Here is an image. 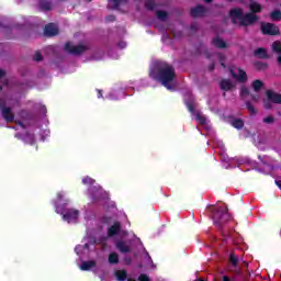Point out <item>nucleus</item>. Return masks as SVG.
Wrapping results in <instances>:
<instances>
[{
	"label": "nucleus",
	"mask_w": 281,
	"mask_h": 281,
	"mask_svg": "<svg viewBox=\"0 0 281 281\" xmlns=\"http://www.w3.org/2000/svg\"><path fill=\"white\" fill-rule=\"evenodd\" d=\"M157 16L160 21H166L168 19V12L166 11H157Z\"/></svg>",
	"instance_id": "nucleus-33"
},
{
	"label": "nucleus",
	"mask_w": 281,
	"mask_h": 281,
	"mask_svg": "<svg viewBox=\"0 0 281 281\" xmlns=\"http://www.w3.org/2000/svg\"><path fill=\"white\" fill-rule=\"evenodd\" d=\"M228 262H231L232 267H234L236 269V267H238V259L236 257V255H234V252H232L228 257Z\"/></svg>",
	"instance_id": "nucleus-28"
},
{
	"label": "nucleus",
	"mask_w": 281,
	"mask_h": 281,
	"mask_svg": "<svg viewBox=\"0 0 281 281\" xmlns=\"http://www.w3.org/2000/svg\"><path fill=\"white\" fill-rule=\"evenodd\" d=\"M19 126H21L22 128H25V124H23V122H18Z\"/></svg>",
	"instance_id": "nucleus-54"
},
{
	"label": "nucleus",
	"mask_w": 281,
	"mask_h": 281,
	"mask_svg": "<svg viewBox=\"0 0 281 281\" xmlns=\"http://www.w3.org/2000/svg\"><path fill=\"white\" fill-rule=\"evenodd\" d=\"M124 260L127 265H131V262H133V259H131V257H126Z\"/></svg>",
	"instance_id": "nucleus-48"
},
{
	"label": "nucleus",
	"mask_w": 281,
	"mask_h": 281,
	"mask_svg": "<svg viewBox=\"0 0 281 281\" xmlns=\"http://www.w3.org/2000/svg\"><path fill=\"white\" fill-rule=\"evenodd\" d=\"M271 21H281V11L280 10H273L270 13Z\"/></svg>",
	"instance_id": "nucleus-26"
},
{
	"label": "nucleus",
	"mask_w": 281,
	"mask_h": 281,
	"mask_svg": "<svg viewBox=\"0 0 281 281\" xmlns=\"http://www.w3.org/2000/svg\"><path fill=\"white\" fill-rule=\"evenodd\" d=\"M127 281H135V280H133V279H127Z\"/></svg>",
	"instance_id": "nucleus-60"
},
{
	"label": "nucleus",
	"mask_w": 281,
	"mask_h": 281,
	"mask_svg": "<svg viewBox=\"0 0 281 281\" xmlns=\"http://www.w3.org/2000/svg\"><path fill=\"white\" fill-rule=\"evenodd\" d=\"M250 98H251L252 102H258V100H259V97L256 94H250Z\"/></svg>",
	"instance_id": "nucleus-44"
},
{
	"label": "nucleus",
	"mask_w": 281,
	"mask_h": 281,
	"mask_svg": "<svg viewBox=\"0 0 281 281\" xmlns=\"http://www.w3.org/2000/svg\"><path fill=\"white\" fill-rule=\"evenodd\" d=\"M45 36H58V27L54 23H49L44 27Z\"/></svg>",
	"instance_id": "nucleus-10"
},
{
	"label": "nucleus",
	"mask_w": 281,
	"mask_h": 281,
	"mask_svg": "<svg viewBox=\"0 0 281 281\" xmlns=\"http://www.w3.org/2000/svg\"><path fill=\"white\" fill-rule=\"evenodd\" d=\"M110 220H111V217L103 216L102 217V223H109Z\"/></svg>",
	"instance_id": "nucleus-50"
},
{
	"label": "nucleus",
	"mask_w": 281,
	"mask_h": 281,
	"mask_svg": "<svg viewBox=\"0 0 281 281\" xmlns=\"http://www.w3.org/2000/svg\"><path fill=\"white\" fill-rule=\"evenodd\" d=\"M207 13V8L203 7V4H198L196 7L190 10V14L192 19H199L205 16Z\"/></svg>",
	"instance_id": "nucleus-7"
},
{
	"label": "nucleus",
	"mask_w": 281,
	"mask_h": 281,
	"mask_svg": "<svg viewBox=\"0 0 281 281\" xmlns=\"http://www.w3.org/2000/svg\"><path fill=\"white\" fill-rule=\"evenodd\" d=\"M115 277L117 281H126V279L128 278V273L126 272V270H117L115 272Z\"/></svg>",
	"instance_id": "nucleus-22"
},
{
	"label": "nucleus",
	"mask_w": 281,
	"mask_h": 281,
	"mask_svg": "<svg viewBox=\"0 0 281 281\" xmlns=\"http://www.w3.org/2000/svg\"><path fill=\"white\" fill-rule=\"evenodd\" d=\"M254 55L257 58H261V59L269 58V55L267 54V48H262V47L255 49Z\"/></svg>",
	"instance_id": "nucleus-18"
},
{
	"label": "nucleus",
	"mask_w": 281,
	"mask_h": 281,
	"mask_svg": "<svg viewBox=\"0 0 281 281\" xmlns=\"http://www.w3.org/2000/svg\"><path fill=\"white\" fill-rule=\"evenodd\" d=\"M2 113V117L3 120L10 124L12 122H14V112H12V108L8 106V108H3L1 110Z\"/></svg>",
	"instance_id": "nucleus-8"
},
{
	"label": "nucleus",
	"mask_w": 281,
	"mask_h": 281,
	"mask_svg": "<svg viewBox=\"0 0 281 281\" xmlns=\"http://www.w3.org/2000/svg\"><path fill=\"white\" fill-rule=\"evenodd\" d=\"M116 249L121 252V254H131L132 249L128 246V244H126V241L124 240H119L116 241Z\"/></svg>",
	"instance_id": "nucleus-12"
},
{
	"label": "nucleus",
	"mask_w": 281,
	"mask_h": 281,
	"mask_svg": "<svg viewBox=\"0 0 281 281\" xmlns=\"http://www.w3.org/2000/svg\"><path fill=\"white\" fill-rule=\"evenodd\" d=\"M212 45H214V47H217V49H227V43L221 37L213 38Z\"/></svg>",
	"instance_id": "nucleus-15"
},
{
	"label": "nucleus",
	"mask_w": 281,
	"mask_h": 281,
	"mask_svg": "<svg viewBox=\"0 0 281 281\" xmlns=\"http://www.w3.org/2000/svg\"><path fill=\"white\" fill-rule=\"evenodd\" d=\"M263 106L267 110L273 109V102L267 98V100L263 101Z\"/></svg>",
	"instance_id": "nucleus-36"
},
{
	"label": "nucleus",
	"mask_w": 281,
	"mask_h": 281,
	"mask_svg": "<svg viewBox=\"0 0 281 281\" xmlns=\"http://www.w3.org/2000/svg\"><path fill=\"white\" fill-rule=\"evenodd\" d=\"M33 60H34L35 63H41V60H43V54L37 50V52L34 54V56H33Z\"/></svg>",
	"instance_id": "nucleus-35"
},
{
	"label": "nucleus",
	"mask_w": 281,
	"mask_h": 281,
	"mask_svg": "<svg viewBox=\"0 0 281 281\" xmlns=\"http://www.w3.org/2000/svg\"><path fill=\"white\" fill-rule=\"evenodd\" d=\"M251 87L255 93H260V90L262 89V87H265V82H262V80L260 79H256L252 81Z\"/></svg>",
	"instance_id": "nucleus-20"
},
{
	"label": "nucleus",
	"mask_w": 281,
	"mask_h": 281,
	"mask_svg": "<svg viewBox=\"0 0 281 281\" xmlns=\"http://www.w3.org/2000/svg\"><path fill=\"white\" fill-rule=\"evenodd\" d=\"M102 95V91L98 92V98H100Z\"/></svg>",
	"instance_id": "nucleus-56"
},
{
	"label": "nucleus",
	"mask_w": 281,
	"mask_h": 281,
	"mask_svg": "<svg viewBox=\"0 0 281 281\" xmlns=\"http://www.w3.org/2000/svg\"><path fill=\"white\" fill-rule=\"evenodd\" d=\"M205 3H212L213 0H204Z\"/></svg>",
	"instance_id": "nucleus-55"
},
{
	"label": "nucleus",
	"mask_w": 281,
	"mask_h": 281,
	"mask_svg": "<svg viewBox=\"0 0 281 281\" xmlns=\"http://www.w3.org/2000/svg\"><path fill=\"white\" fill-rule=\"evenodd\" d=\"M40 9L44 12H48L49 10H52V2L47 0L40 1Z\"/></svg>",
	"instance_id": "nucleus-24"
},
{
	"label": "nucleus",
	"mask_w": 281,
	"mask_h": 281,
	"mask_svg": "<svg viewBox=\"0 0 281 281\" xmlns=\"http://www.w3.org/2000/svg\"><path fill=\"white\" fill-rule=\"evenodd\" d=\"M220 89L222 91H232V89H234V83L229 79H222L220 82Z\"/></svg>",
	"instance_id": "nucleus-13"
},
{
	"label": "nucleus",
	"mask_w": 281,
	"mask_h": 281,
	"mask_svg": "<svg viewBox=\"0 0 281 281\" xmlns=\"http://www.w3.org/2000/svg\"><path fill=\"white\" fill-rule=\"evenodd\" d=\"M249 88H247V87H245V86H243L241 88H240V97L241 98H247V95H249Z\"/></svg>",
	"instance_id": "nucleus-34"
},
{
	"label": "nucleus",
	"mask_w": 281,
	"mask_h": 281,
	"mask_svg": "<svg viewBox=\"0 0 281 281\" xmlns=\"http://www.w3.org/2000/svg\"><path fill=\"white\" fill-rule=\"evenodd\" d=\"M23 142L25 144H30L31 146H34V144H36V137L34 136V134L26 132L23 136Z\"/></svg>",
	"instance_id": "nucleus-16"
},
{
	"label": "nucleus",
	"mask_w": 281,
	"mask_h": 281,
	"mask_svg": "<svg viewBox=\"0 0 281 281\" xmlns=\"http://www.w3.org/2000/svg\"><path fill=\"white\" fill-rule=\"evenodd\" d=\"M266 95L268 100H271L273 104H281V94L273 91V90H267Z\"/></svg>",
	"instance_id": "nucleus-9"
},
{
	"label": "nucleus",
	"mask_w": 281,
	"mask_h": 281,
	"mask_svg": "<svg viewBox=\"0 0 281 281\" xmlns=\"http://www.w3.org/2000/svg\"><path fill=\"white\" fill-rule=\"evenodd\" d=\"M122 229V224L120 222H115L109 229H108V236L113 237L117 236Z\"/></svg>",
	"instance_id": "nucleus-11"
},
{
	"label": "nucleus",
	"mask_w": 281,
	"mask_h": 281,
	"mask_svg": "<svg viewBox=\"0 0 281 281\" xmlns=\"http://www.w3.org/2000/svg\"><path fill=\"white\" fill-rule=\"evenodd\" d=\"M63 198H64V195H63V193H57V201H63Z\"/></svg>",
	"instance_id": "nucleus-49"
},
{
	"label": "nucleus",
	"mask_w": 281,
	"mask_h": 281,
	"mask_svg": "<svg viewBox=\"0 0 281 281\" xmlns=\"http://www.w3.org/2000/svg\"><path fill=\"white\" fill-rule=\"evenodd\" d=\"M95 261L94 260H89V261H83L80 266L81 271H91L93 267H95Z\"/></svg>",
	"instance_id": "nucleus-19"
},
{
	"label": "nucleus",
	"mask_w": 281,
	"mask_h": 281,
	"mask_svg": "<svg viewBox=\"0 0 281 281\" xmlns=\"http://www.w3.org/2000/svg\"><path fill=\"white\" fill-rule=\"evenodd\" d=\"M272 50L276 52L277 54H281V42L276 41L272 43Z\"/></svg>",
	"instance_id": "nucleus-31"
},
{
	"label": "nucleus",
	"mask_w": 281,
	"mask_h": 281,
	"mask_svg": "<svg viewBox=\"0 0 281 281\" xmlns=\"http://www.w3.org/2000/svg\"><path fill=\"white\" fill-rule=\"evenodd\" d=\"M55 212L63 216V221L67 223H74V221H78V216H80V211L76 209H66L65 206H56Z\"/></svg>",
	"instance_id": "nucleus-4"
},
{
	"label": "nucleus",
	"mask_w": 281,
	"mask_h": 281,
	"mask_svg": "<svg viewBox=\"0 0 281 281\" xmlns=\"http://www.w3.org/2000/svg\"><path fill=\"white\" fill-rule=\"evenodd\" d=\"M109 262L110 265H117V262H120V256L117 255V252H111L109 255Z\"/></svg>",
	"instance_id": "nucleus-25"
},
{
	"label": "nucleus",
	"mask_w": 281,
	"mask_h": 281,
	"mask_svg": "<svg viewBox=\"0 0 281 281\" xmlns=\"http://www.w3.org/2000/svg\"><path fill=\"white\" fill-rule=\"evenodd\" d=\"M261 33L265 36H278L280 34V27L273 23H261Z\"/></svg>",
	"instance_id": "nucleus-5"
},
{
	"label": "nucleus",
	"mask_w": 281,
	"mask_h": 281,
	"mask_svg": "<svg viewBox=\"0 0 281 281\" xmlns=\"http://www.w3.org/2000/svg\"><path fill=\"white\" fill-rule=\"evenodd\" d=\"M246 109L249 111L250 115H256L258 110L250 103V101H246Z\"/></svg>",
	"instance_id": "nucleus-29"
},
{
	"label": "nucleus",
	"mask_w": 281,
	"mask_h": 281,
	"mask_svg": "<svg viewBox=\"0 0 281 281\" xmlns=\"http://www.w3.org/2000/svg\"><path fill=\"white\" fill-rule=\"evenodd\" d=\"M194 281H204L203 279H196V280H194Z\"/></svg>",
	"instance_id": "nucleus-59"
},
{
	"label": "nucleus",
	"mask_w": 281,
	"mask_h": 281,
	"mask_svg": "<svg viewBox=\"0 0 281 281\" xmlns=\"http://www.w3.org/2000/svg\"><path fill=\"white\" fill-rule=\"evenodd\" d=\"M196 120H198V122H200V124H205V122H206L205 116H203L201 114H196Z\"/></svg>",
	"instance_id": "nucleus-41"
},
{
	"label": "nucleus",
	"mask_w": 281,
	"mask_h": 281,
	"mask_svg": "<svg viewBox=\"0 0 281 281\" xmlns=\"http://www.w3.org/2000/svg\"><path fill=\"white\" fill-rule=\"evenodd\" d=\"M255 69H257V71H267V69H269V64L263 61H256Z\"/></svg>",
	"instance_id": "nucleus-23"
},
{
	"label": "nucleus",
	"mask_w": 281,
	"mask_h": 281,
	"mask_svg": "<svg viewBox=\"0 0 281 281\" xmlns=\"http://www.w3.org/2000/svg\"><path fill=\"white\" fill-rule=\"evenodd\" d=\"M262 122H263L265 124H273V122H276V117L269 115V116L265 117V119L262 120Z\"/></svg>",
	"instance_id": "nucleus-38"
},
{
	"label": "nucleus",
	"mask_w": 281,
	"mask_h": 281,
	"mask_svg": "<svg viewBox=\"0 0 281 281\" xmlns=\"http://www.w3.org/2000/svg\"><path fill=\"white\" fill-rule=\"evenodd\" d=\"M0 91H3V86H0Z\"/></svg>",
	"instance_id": "nucleus-58"
},
{
	"label": "nucleus",
	"mask_w": 281,
	"mask_h": 281,
	"mask_svg": "<svg viewBox=\"0 0 281 281\" xmlns=\"http://www.w3.org/2000/svg\"><path fill=\"white\" fill-rule=\"evenodd\" d=\"M212 220L214 225L217 226L218 229H221V227H223V225H225V223L229 221V212L227 207L225 206L214 207L212 210Z\"/></svg>",
	"instance_id": "nucleus-3"
},
{
	"label": "nucleus",
	"mask_w": 281,
	"mask_h": 281,
	"mask_svg": "<svg viewBox=\"0 0 281 281\" xmlns=\"http://www.w3.org/2000/svg\"><path fill=\"white\" fill-rule=\"evenodd\" d=\"M191 30H193L194 32H196V24H192V25H191Z\"/></svg>",
	"instance_id": "nucleus-53"
},
{
	"label": "nucleus",
	"mask_w": 281,
	"mask_h": 281,
	"mask_svg": "<svg viewBox=\"0 0 281 281\" xmlns=\"http://www.w3.org/2000/svg\"><path fill=\"white\" fill-rule=\"evenodd\" d=\"M215 67H216V65L214 63H211L209 65V71H214Z\"/></svg>",
	"instance_id": "nucleus-43"
},
{
	"label": "nucleus",
	"mask_w": 281,
	"mask_h": 281,
	"mask_svg": "<svg viewBox=\"0 0 281 281\" xmlns=\"http://www.w3.org/2000/svg\"><path fill=\"white\" fill-rule=\"evenodd\" d=\"M5 76V70L0 69V78H3Z\"/></svg>",
	"instance_id": "nucleus-52"
},
{
	"label": "nucleus",
	"mask_w": 281,
	"mask_h": 281,
	"mask_svg": "<svg viewBox=\"0 0 281 281\" xmlns=\"http://www.w3.org/2000/svg\"><path fill=\"white\" fill-rule=\"evenodd\" d=\"M112 1V10H117L122 3H126L127 0H109Z\"/></svg>",
	"instance_id": "nucleus-30"
},
{
	"label": "nucleus",
	"mask_w": 281,
	"mask_h": 281,
	"mask_svg": "<svg viewBox=\"0 0 281 281\" xmlns=\"http://www.w3.org/2000/svg\"><path fill=\"white\" fill-rule=\"evenodd\" d=\"M274 183H276V186L279 187V190H281V180H276Z\"/></svg>",
	"instance_id": "nucleus-51"
},
{
	"label": "nucleus",
	"mask_w": 281,
	"mask_h": 281,
	"mask_svg": "<svg viewBox=\"0 0 281 281\" xmlns=\"http://www.w3.org/2000/svg\"><path fill=\"white\" fill-rule=\"evenodd\" d=\"M250 14H260L262 12V4L258 2H250L249 4Z\"/></svg>",
	"instance_id": "nucleus-14"
},
{
	"label": "nucleus",
	"mask_w": 281,
	"mask_h": 281,
	"mask_svg": "<svg viewBox=\"0 0 281 281\" xmlns=\"http://www.w3.org/2000/svg\"><path fill=\"white\" fill-rule=\"evenodd\" d=\"M90 199H91L92 203H98V196L91 194Z\"/></svg>",
	"instance_id": "nucleus-46"
},
{
	"label": "nucleus",
	"mask_w": 281,
	"mask_h": 281,
	"mask_svg": "<svg viewBox=\"0 0 281 281\" xmlns=\"http://www.w3.org/2000/svg\"><path fill=\"white\" fill-rule=\"evenodd\" d=\"M228 1V3H234V1H236V0H227Z\"/></svg>",
	"instance_id": "nucleus-57"
},
{
	"label": "nucleus",
	"mask_w": 281,
	"mask_h": 281,
	"mask_svg": "<svg viewBox=\"0 0 281 281\" xmlns=\"http://www.w3.org/2000/svg\"><path fill=\"white\" fill-rule=\"evenodd\" d=\"M231 124L234 128H237L238 131H240V128H244L245 126V121H243L241 119H234L231 122Z\"/></svg>",
	"instance_id": "nucleus-21"
},
{
	"label": "nucleus",
	"mask_w": 281,
	"mask_h": 281,
	"mask_svg": "<svg viewBox=\"0 0 281 281\" xmlns=\"http://www.w3.org/2000/svg\"><path fill=\"white\" fill-rule=\"evenodd\" d=\"M82 183H83V186H93V183H95V180H93V178L87 176L82 179Z\"/></svg>",
	"instance_id": "nucleus-32"
},
{
	"label": "nucleus",
	"mask_w": 281,
	"mask_h": 281,
	"mask_svg": "<svg viewBox=\"0 0 281 281\" xmlns=\"http://www.w3.org/2000/svg\"><path fill=\"white\" fill-rule=\"evenodd\" d=\"M119 47H121V49H124L126 47V43L125 42L119 43Z\"/></svg>",
	"instance_id": "nucleus-47"
},
{
	"label": "nucleus",
	"mask_w": 281,
	"mask_h": 281,
	"mask_svg": "<svg viewBox=\"0 0 281 281\" xmlns=\"http://www.w3.org/2000/svg\"><path fill=\"white\" fill-rule=\"evenodd\" d=\"M177 74L175 72V67L169 64H162L158 67L156 79L159 80L162 87H166L169 91L175 89L172 82L175 81Z\"/></svg>",
	"instance_id": "nucleus-2"
},
{
	"label": "nucleus",
	"mask_w": 281,
	"mask_h": 281,
	"mask_svg": "<svg viewBox=\"0 0 281 281\" xmlns=\"http://www.w3.org/2000/svg\"><path fill=\"white\" fill-rule=\"evenodd\" d=\"M187 104V109L190 113H194V103H192V101H189L186 103Z\"/></svg>",
	"instance_id": "nucleus-40"
},
{
	"label": "nucleus",
	"mask_w": 281,
	"mask_h": 281,
	"mask_svg": "<svg viewBox=\"0 0 281 281\" xmlns=\"http://www.w3.org/2000/svg\"><path fill=\"white\" fill-rule=\"evenodd\" d=\"M234 78H236V80L238 82H247V72L240 68L237 69V76L234 75Z\"/></svg>",
	"instance_id": "nucleus-17"
},
{
	"label": "nucleus",
	"mask_w": 281,
	"mask_h": 281,
	"mask_svg": "<svg viewBox=\"0 0 281 281\" xmlns=\"http://www.w3.org/2000/svg\"><path fill=\"white\" fill-rule=\"evenodd\" d=\"M217 58H218V60H220V63H221V65H222V67H224V69H225V54H223V53H220V54H217Z\"/></svg>",
	"instance_id": "nucleus-37"
},
{
	"label": "nucleus",
	"mask_w": 281,
	"mask_h": 281,
	"mask_svg": "<svg viewBox=\"0 0 281 281\" xmlns=\"http://www.w3.org/2000/svg\"><path fill=\"white\" fill-rule=\"evenodd\" d=\"M138 281H150V278L147 277V274L142 273L138 277Z\"/></svg>",
	"instance_id": "nucleus-42"
},
{
	"label": "nucleus",
	"mask_w": 281,
	"mask_h": 281,
	"mask_svg": "<svg viewBox=\"0 0 281 281\" xmlns=\"http://www.w3.org/2000/svg\"><path fill=\"white\" fill-rule=\"evenodd\" d=\"M232 23L236 25V21H239L241 27H249L258 23V15L254 13H243V8H233L228 13Z\"/></svg>",
	"instance_id": "nucleus-1"
},
{
	"label": "nucleus",
	"mask_w": 281,
	"mask_h": 281,
	"mask_svg": "<svg viewBox=\"0 0 281 281\" xmlns=\"http://www.w3.org/2000/svg\"><path fill=\"white\" fill-rule=\"evenodd\" d=\"M65 49L69 54H72V56H80V54H85V52H87V49H89V47H87L86 45L74 46L69 42H67L65 44Z\"/></svg>",
	"instance_id": "nucleus-6"
},
{
	"label": "nucleus",
	"mask_w": 281,
	"mask_h": 281,
	"mask_svg": "<svg viewBox=\"0 0 281 281\" xmlns=\"http://www.w3.org/2000/svg\"><path fill=\"white\" fill-rule=\"evenodd\" d=\"M145 8L146 10L153 11L157 8V3H155V0H146Z\"/></svg>",
	"instance_id": "nucleus-27"
},
{
	"label": "nucleus",
	"mask_w": 281,
	"mask_h": 281,
	"mask_svg": "<svg viewBox=\"0 0 281 281\" xmlns=\"http://www.w3.org/2000/svg\"><path fill=\"white\" fill-rule=\"evenodd\" d=\"M106 21H109L110 23H113V21H115V15L108 16Z\"/></svg>",
	"instance_id": "nucleus-45"
},
{
	"label": "nucleus",
	"mask_w": 281,
	"mask_h": 281,
	"mask_svg": "<svg viewBox=\"0 0 281 281\" xmlns=\"http://www.w3.org/2000/svg\"><path fill=\"white\" fill-rule=\"evenodd\" d=\"M8 101L5 100V98H0V111H2L3 109H8Z\"/></svg>",
	"instance_id": "nucleus-39"
}]
</instances>
